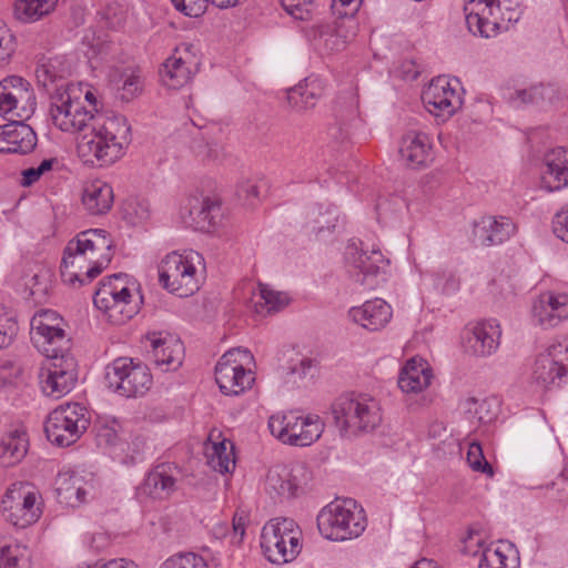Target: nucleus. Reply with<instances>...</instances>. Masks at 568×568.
<instances>
[{
	"label": "nucleus",
	"instance_id": "obj_54",
	"mask_svg": "<svg viewBox=\"0 0 568 568\" xmlns=\"http://www.w3.org/2000/svg\"><path fill=\"white\" fill-rule=\"evenodd\" d=\"M24 550L18 545H6L0 548L1 568H18Z\"/></svg>",
	"mask_w": 568,
	"mask_h": 568
},
{
	"label": "nucleus",
	"instance_id": "obj_55",
	"mask_svg": "<svg viewBox=\"0 0 568 568\" xmlns=\"http://www.w3.org/2000/svg\"><path fill=\"white\" fill-rule=\"evenodd\" d=\"M508 557L500 549H485L483 551L478 568H515L507 564Z\"/></svg>",
	"mask_w": 568,
	"mask_h": 568
},
{
	"label": "nucleus",
	"instance_id": "obj_37",
	"mask_svg": "<svg viewBox=\"0 0 568 568\" xmlns=\"http://www.w3.org/2000/svg\"><path fill=\"white\" fill-rule=\"evenodd\" d=\"M190 215L202 231H211L220 223L221 203L210 197H204L199 205L190 209Z\"/></svg>",
	"mask_w": 568,
	"mask_h": 568
},
{
	"label": "nucleus",
	"instance_id": "obj_33",
	"mask_svg": "<svg viewBox=\"0 0 568 568\" xmlns=\"http://www.w3.org/2000/svg\"><path fill=\"white\" fill-rule=\"evenodd\" d=\"M556 90L551 84H535L527 89L508 91L505 95L507 102L514 108H521L528 104H539L545 101L551 102Z\"/></svg>",
	"mask_w": 568,
	"mask_h": 568
},
{
	"label": "nucleus",
	"instance_id": "obj_56",
	"mask_svg": "<svg viewBox=\"0 0 568 568\" xmlns=\"http://www.w3.org/2000/svg\"><path fill=\"white\" fill-rule=\"evenodd\" d=\"M55 162L54 159L43 160L38 168H29L22 171L20 184L24 187L34 184L45 172L50 171Z\"/></svg>",
	"mask_w": 568,
	"mask_h": 568
},
{
	"label": "nucleus",
	"instance_id": "obj_4",
	"mask_svg": "<svg viewBox=\"0 0 568 568\" xmlns=\"http://www.w3.org/2000/svg\"><path fill=\"white\" fill-rule=\"evenodd\" d=\"M341 436L352 437L371 433L382 423L379 402L365 393H346L331 406Z\"/></svg>",
	"mask_w": 568,
	"mask_h": 568
},
{
	"label": "nucleus",
	"instance_id": "obj_26",
	"mask_svg": "<svg viewBox=\"0 0 568 568\" xmlns=\"http://www.w3.org/2000/svg\"><path fill=\"white\" fill-rule=\"evenodd\" d=\"M500 335L496 321L477 323L466 338V347L476 356H489L498 348Z\"/></svg>",
	"mask_w": 568,
	"mask_h": 568
},
{
	"label": "nucleus",
	"instance_id": "obj_39",
	"mask_svg": "<svg viewBox=\"0 0 568 568\" xmlns=\"http://www.w3.org/2000/svg\"><path fill=\"white\" fill-rule=\"evenodd\" d=\"M338 222V213L335 207L316 205L308 214V226L313 233L321 235L323 232H332Z\"/></svg>",
	"mask_w": 568,
	"mask_h": 568
},
{
	"label": "nucleus",
	"instance_id": "obj_50",
	"mask_svg": "<svg viewBox=\"0 0 568 568\" xmlns=\"http://www.w3.org/2000/svg\"><path fill=\"white\" fill-rule=\"evenodd\" d=\"M122 93L121 99L130 101L142 91V79L138 71L124 70L121 74Z\"/></svg>",
	"mask_w": 568,
	"mask_h": 568
},
{
	"label": "nucleus",
	"instance_id": "obj_61",
	"mask_svg": "<svg viewBox=\"0 0 568 568\" xmlns=\"http://www.w3.org/2000/svg\"><path fill=\"white\" fill-rule=\"evenodd\" d=\"M193 150L197 156L203 159L212 156V149L206 142L194 143Z\"/></svg>",
	"mask_w": 568,
	"mask_h": 568
},
{
	"label": "nucleus",
	"instance_id": "obj_64",
	"mask_svg": "<svg viewBox=\"0 0 568 568\" xmlns=\"http://www.w3.org/2000/svg\"><path fill=\"white\" fill-rule=\"evenodd\" d=\"M412 568H438L436 562L428 559H420Z\"/></svg>",
	"mask_w": 568,
	"mask_h": 568
},
{
	"label": "nucleus",
	"instance_id": "obj_14",
	"mask_svg": "<svg viewBox=\"0 0 568 568\" xmlns=\"http://www.w3.org/2000/svg\"><path fill=\"white\" fill-rule=\"evenodd\" d=\"M568 345L556 343L539 353L531 368L534 383L544 389L560 386L567 376Z\"/></svg>",
	"mask_w": 568,
	"mask_h": 568
},
{
	"label": "nucleus",
	"instance_id": "obj_41",
	"mask_svg": "<svg viewBox=\"0 0 568 568\" xmlns=\"http://www.w3.org/2000/svg\"><path fill=\"white\" fill-rule=\"evenodd\" d=\"M207 458L212 469L221 474L230 473L235 467L233 446L230 444V447H227L225 440L213 443L211 452H207Z\"/></svg>",
	"mask_w": 568,
	"mask_h": 568
},
{
	"label": "nucleus",
	"instance_id": "obj_59",
	"mask_svg": "<svg viewBox=\"0 0 568 568\" xmlns=\"http://www.w3.org/2000/svg\"><path fill=\"white\" fill-rule=\"evenodd\" d=\"M237 196L247 204L253 205L254 200L258 197V186L255 182L246 180L239 184Z\"/></svg>",
	"mask_w": 568,
	"mask_h": 568
},
{
	"label": "nucleus",
	"instance_id": "obj_46",
	"mask_svg": "<svg viewBox=\"0 0 568 568\" xmlns=\"http://www.w3.org/2000/svg\"><path fill=\"white\" fill-rule=\"evenodd\" d=\"M211 2L220 9L234 7L237 3H220L217 0H174L172 1L174 8L186 17L197 18L202 16Z\"/></svg>",
	"mask_w": 568,
	"mask_h": 568
},
{
	"label": "nucleus",
	"instance_id": "obj_52",
	"mask_svg": "<svg viewBox=\"0 0 568 568\" xmlns=\"http://www.w3.org/2000/svg\"><path fill=\"white\" fill-rule=\"evenodd\" d=\"M283 9L296 20L307 21L312 19L315 10V4L312 0H300L292 2L286 0Z\"/></svg>",
	"mask_w": 568,
	"mask_h": 568
},
{
	"label": "nucleus",
	"instance_id": "obj_57",
	"mask_svg": "<svg viewBox=\"0 0 568 568\" xmlns=\"http://www.w3.org/2000/svg\"><path fill=\"white\" fill-rule=\"evenodd\" d=\"M14 37L0 21V63L7 61L14 52Z\"/></svg>",
	"mask_w": 568,
	"mask_h": 568
},
{
	"label": "nucleus",
	"instance_id": "obj_45",
	"mask_svg": "<svg viewBox=\"0 0 568 568\" xmlns=\"http://www.w3.org/2000/svg\"><path fill=\"white\" fill-rule=\"evenodd\" d=\"M467 402L469 404L468 410L475 414L479 423H491L498 416L499 403L495 397L469 398Z\"/></svg>",
	"mask_w": 568,
	"mask_h": 568
},
{
	"label": "nucleus",
	"instance_id": "obj_27",
	"mask_svg": "<svg viewBox=\"0 0 568 568\" xmlns=\"http://www.w3.org/2000/svg\"><path fill=\"white\" fill-rule=\"evenodd\" d=\"M433 372L423 358L413 357L406 362L398 376V387L405 394H418L432 382Z\"/></svg>",
	"mask_w": 568,
	"mask_h": 568
},
{
	"label": "nucleus",
	"instance_id": "obj_34",
	"mask_svg": "<svg viewBox=\"0 0 568 568\" xmlns=\"http://www.w3.org/2000/svg\"><path fill=\"white\" fill-rule=\"evenodd\" d=\"M295 427L296 430L292 433V440L290 445L301 447L310 446L316 442L324 430V424L321 420V417L315 414L306 416L297 414V423Z\"/></svg>",
	"mask_w": 568,
	"mask_h": 568
},
{
	"label": "nucleus",
	"instance_id": "obj_25",
	"mask_svg": "<svg viewBox=\"0 0 568 568\" xmlns=\"http://www.w3.org/2000/svg\"><path fill=\"white\" fill-rule=\"evenodd\" d=\"M399 154L406 165L417 169L433 160L432 143L424 132L410 131L400 141Z\"/></svg>",
	"mask_w": 568,
	"mask_h": 568
},
{
	"label": "nucleus",
	"instance_id": "obj_53",
	"mask_svg": "<svg viewBox=\"0 0 568 568\" xmlns=\"http://www.w3.org/2000/svg\"><path fill=\"white\" fill-rule=\"evenodd\" d=\"M18 332L17 322L3 310L0 311V349L8 347Z\"/></svg>",
	"mask_w": 568,
	"mask_h": 568
},
{
	"label": "nucleus",
	"instance_id": "obj_44",
	"mask_svg": "<svg viewBox=\"0 0 568 568\" xmlns=\"http://www.w3.org/2000/svg\"><path fill=\"white\" fill-rule=\"evenodd\" d=\"M115 293L131 294L126 285V275L119 273L103 278L93 295V304H103V301L112 297L111 294Z\"/></svg>",
	"mask_w": 568,
	"mask_h": 568
},
{
	"label": "nucleus",
	"instance_id": "obj_1",
	"mask_svg": "<svg viewBox=\"0 0 568 568\" xmlns=\"http://www.w3.org/2000/svg\"><path fill=\"white\" fill-rule=\"evenodd\" d=\"M49 114L53 124L64 132H79L78 153L85 163L105 166L123 154L131 141V128L125 116L113 112L93 113L70 90L51 93Z\"/></svg>",
	"mask_w": 568,
	"mask_h": 568
},
{
	"label": "nucleus",
	"instance_id": "obj_5",
	"mask_svg": "<svg viewBox=\"0 0 568 568\" xmlns=\"http://www.w3.org/2000/svg\"><path fill=\"white\" fill-rule=\"evenodd\" d=\"M464 12L469 32L491 38L520 19L521 7L519 0H465Z\"/></svg>",
	"mask_w": 568,
	"mask_h": 568
},
{
	"label": "nucleus",
	"instance_id": "obj_58",
	"mask_svg": "<svg viewBox=\"0 0 568 568\" xmlns=\"http://www.w3.org/2000/svg\"><path fill=\"white\" fill-rule=\"evenodd\" d=\"M552 229L558 239L568 243V207L562 209L555 215Z\"/></svg>",
	"mask_w": 568,
	"mask_h": 568
},
{
	"label": "nucleus",
	"instance_id": "obj_19",
	"mask_svg": "<svg viewBox=\"0 0 568 568\" xmlns=\"http://www.w3.org/2000/svg\"><path fill=\"white\" fill-rule=\"evenodd\" d=\"M516 226L509 217L483 216L473 224V240L477 245H498L515 234Z\"/></svg>",
	"mask_w": 568,
	"mask_h": 568
},
{
	"label": "nucleus",
	"instance_id": "obj_15",
	"mask_svg": "<svg viewBox=\"0 0 568 568\" xmlns=\"http://www.w3.org/2000/svg\"><path fill=\"white\" fill-rule=\"evenodd\" d=\"M422 100L429 113L443 120L452 116L462 105L460 94L445 78H438L423 92Z\"/></svg>",
	"mask_w": 568,
	"mask_h": 568
},
{
	"label": "nucleus",
	"instance_id": "obj_43",
	"mask_svg": "<svg viewBox=\"0 0 568 568\" xmlns=\"http://www.w3.org/2000/svg\"><path fill=\"white\" fill-rule=\"evenodd\" d=\"M27 438L24 433L14 430L4 436L0 444V456L9 458V464L21 460L27 454Z\"/></svg>",
	"mask_w": 568,
	"mask_h": 568
},
{
	"label": "nucleus",
	"instance_id": "obj_16",
	"mask_svg": "<svg viewBox=\"0 0 568 568\" xmlns=\"http://www.w3.org/2000/svg\"><path fill=\"white\" fill-rule=\"evenodd\" d=\"M150 357L162 372L175 371L182 365L184 347L182 342L169 333H152Z\"/></svg>",
	"mask_w": 568,
	"mask_h": 568
},
{
	"label": "nucleus",
	"instance_id": "obj_49",
	"mask_svg": "<svg viewBox=\"0 0 568 568\" xmlns=\"http://www.w3.org/2000/svg\"><path fill=\"white\" fill-rule=\"evenodd\" d=\"M124 215L132 225L141 224L150 217V205L144 200H130L124 205Z\"/></svg>",
	"mask_w": 568,
	"mask_h": 568
},
{
	"label": "nucleus",
	"instance_id": "obj_6",
	"mask_svg": "<svg viewBox=\"0 0 568 568\" xmlns=\"http://www.w3.org/2000/svg\"><path fill=\"white\" fill-rule=\"evenodd\" d=\"M366 525L364 509L351 498L333 501L317 515L321 535L333 541L357 538L364 532Z\"/></svg>",
	"mask_w": 568,
	"mask_h": 568
},
{
	"label": "nucleus",
	"instance_id": "obj_32",
	"mask_svg": "<svg viewBox=\"0 0 568 568\" xmlns=\"http://www.w3.org/2000/svg\"><path fill=\"white\" fill-rule=\"evenodd\" d=\"M322 95V88L316 79L306 78L287 92L288 104L296 111L314 108Z\"/></svg>",
	"mask_w": 568,
	"mask_h": 568
},
{
	"label": "nucleus",
	"instance_id": "obj_8",
	"mask_svg": "<svg viewBox=\"0 0 568 568\" xmlns=\"http://www.w3.org/2000/svg\"><path fill=\"white\" fill-rule=\"evenodd\" d=\"M202 260V255L193 250L166 254L159 266L160 283L165 290L181 297L192 295L199 290L196 266Z\"/></svg>",
	"mask_w": 568,
	"mask_h": 568
},
{
	"label": "nucleus",
	"instance_id": "obj_7",
	"mask_svg": "<svg viewBox=\"0 0 568 568\" xmlns=\"http://www.w3.org/2000/svg\"><path fill=\"white\" fill-rule=\"evenodd\" d=\"M302 531L291 518H273L262 528L261 548L266 559L276 565L293 561L302 550Z\"/></svg>",
	"mask_w": 568,
	"mask_h": 568
},
{
	"label": "nucleus",
	"instance_id": "obj_2",
	"mask_svg": "<svg viewBox=\"0 0 568 568\" xmlns=\"http://www.w3.org/2000/svg\"><path fill=\"white\" fill-rule=\"evenodd\" d=\"M31 338L42 352L48 364L45 375H41L42 392L50 397L60 398L70 393L78 381V364L70 353L71 338L65 332L64 320L52 310H41L30 322Z\"/></svg>",
	"mask_w": 568,
	"mask_h": 568
},
{
	"label": "nucleus",
	"instance_id": "obj_40",
	"mask_svg": "<svg viewBox=\"0 0 568 568\" xmlns=\"http://www.w3.org/2000/svg\"><path fill=\"white\" fill-rule=\"evenodd\" d=\"M355 28V20L353 17L343 19L336 23L333 32L322 34L324 38V45L329 52L341 51L345 49L347 42L355 36L354 32L349 33L348 30Z\"/></svg>",
	"mask_w": 568,
	"mask_h": 568
},
{
	"label": "nucleus",
	"instance_id": "obj_10",
	"mask_svg": "<svg viewBox=\"0 0 568 568\" xmlns=\"http://www.w3.org/2000/svg\"><path fill=\"white\" fill-rule=\"evenodd\" d=\"M105 382L114 393L132 398L143 396L151 388L153 379L148 366L130 357H119L106 366Z\"/></svg>",
	"mask_w": 568,
	"mask_h": 568
},
{
	"label": "nucleus",
	"instance_id": "obj_20",
	"mask_svg": "<svg viewBox=\"0 0 568 568\" xmlns=\"http://www.w3.org/2000/svg\"><path fill=\"white\" fill-rule=\"evenodd\" d=\"M37 142L36 132L21 119L0 126V153L28 154Z\"/></svg>",
	"mask_w": 568,
	"mask_h": 568
},
{
	"label": "nucleus",
	"instance_id": "obj_13",
	"mask_svg": "<svg viewBox=\"0 0 568 568\" xmlns=\"http://www.w3.org/2000/svg\"><path fill=\"white\" fill-rule=\"evenodd\" d=\"M36 108V94L27 80L11 75L0 81V114L26 120Z\"/></svg>",
	"mask_w": 568,
	"mask_h": 568
},
{
	"label": "nucleus",
	"instance_id": "obj_22",
	"mask_svg": "<svg viewBox=\"0 0 568 568\" xmlns=\"http://www.w3.org/2000/svg\"><path fill=\"white\" fill-rule=\"evenodd\" d=\"M393 316V310L382 298L366 301L361 306H354L348 311V317L363 328L376 332L384 328Z\"/></svg>",
	"mask_w": 568,
	"mask_h": 568
},
{
	"label": "nucleus",
	"instance_id": "obj_36",
	"mask_svg": "<svg viewBox=\"0 0 568 568\" xmlns=\"http://www.w3.org/2000/svg\"><path fill=\"white\" fill-rule=\"evenodd\" d=\"M59 0H16L14 17L24 23L36 22L51 13Z\"/></svg>",
	"mask_w": 568,
	"mask_h": 568
},
{
	"label": "nucleus",
	"instance_id": "obj_51",
	"mask_svg": "<svg viewBox=\"0 0 568 568\" xmlns=\"http://www.w3.org/2000/svg\"><path fill=\"white\" fill-rule=\"evenodd\" d=\"M467 463L469 467L483 474H487L491 476L494 474L493 467L486 460L480 444L478 443H471L468 447L467 452Z\"/></svg>",
	"mask_w": 568,
	"mask_h": 568
},
{
	"label": "nucleus",
	"instance_id": "obj_3",
	"mask_svg": "<svg viewBox=\"0 0 568 568\" xmlns=\"http://www.w3.org/2000/svg\"><path fill=\"white\" fill-rule=\"evenodd\" d=\"M113 241L102 229H89L70 240L63 251L61 276L71 286L91 283L111 263Z\"/></svg>",
	"mask_w": 568,
	"mask_h": 568
},
{
	"label": "nucleus",
	"instance_id": "obj_23",
	"mask_svg": "<svg viewBox=\"0 0 568 568\" xmlns=\"http://www.w3.org/2000/svg\"><path fill=\"white\" fill-rule=\"evenodd\" d=\"M389 261L384 257L379 250L362 252L354 260V267L358 270L356 282L368 290H374L381 281L385 280Z\"/></svg>",
	"mask_w": 568,
	"mask_h": 568
},
{
	"label": "nucleus",
	"instance_id": "obj_11",
	"mask_svg": "<svg viewBox=\"0 0 568 568\" xmlns=\"http://www.w3.org/2000/svg\"><path fill=\"white\" fill-rule=\"evenodd\" d=\"M40 493L28 483H14L1 500L6 520L19 528L34 524L42 514Z\"/></svg>",
	"mask_w": 568,
	"mask_h": 568
},
{
	"label": "nucleus",
	"instance_id": "obj_48",
	"mask_svg": "<svg viewBox=\"0 0 568 568\" xmlns=\"http://www.w3.org/2000/svg\"><path fill=\"white\" fill-rule=\"evenodd\" d=\"M160 568H209V566L203 557L186 552L168 558Z\"/></svg>",
	"mask_w": 568,
	"mask_h": 568
},
{
	"label": "nucleus",
	"instance_id": "obj_9",
	"mask_svg": "<svg viewBox=\"0 0 568 568\" xmlns=\"http://www.w3.org/2000/svg\"><path fill=\"white\" fill-rule=\"evenodd\" d=\"M90 424L88 410L79 403H68L53 409L44 422L47 438L61 447L74 444Z\"/></svg>",
	"mask_w": 568,
	"mask_h": 568
},
{
	"label": "nucleus",
	"instance_id": "obj_38",
	"mask_svg": "<svg viewBox=\"0 0 568 568\" xmlns=\"http://www.w3.org/2000/svg\"><path fill=\"white\" fill-rule=\"evenodd\" d=\"M258 297L255 302V310L258 314L276 313L290 303L287 294L273 290L270 285L258 283Z\"/></svg>",
	"mask_w": 568,
	"mask_h": 568
},
{
	"label": "nucleus",
	"instance_id": "obj_30",
	"mask_svg": "<svg viewBox=\"0 0 568 568\" xmlns=\"http://www.w3.org/2000/svg\"><path fill=\"white\" fill-rule=\"evenodd\" d=\"M67 70L63 68L62 62L58 58L42 59L36 68V78L48 94L59 90H70L69 83L65 80Z\"/></svg>",
	"mask_w": 568,
	"mask_h": 568
},
{
	"label": "nucleus",
	"instance_id": "obj_60",
	"mask_svg": "<svg viewBox=\"0 0 568 568\" xmlns=\"http://www.w3.org/2000/svg\"><path fill=\"white\" fill-rule=\"evenodd\" d=\"M313 368H314V361L308 357H303L302 359L298 361V363L293 364L288 367V374L302 379V378H305L307 375H310V373Z\"/></svg>",
	"mask_w": 568,
	"mask_h": 568
},
{
	"label": "nucleus",
	"instance_id": "obj_31",
	"mask_svg": "<svg viewBox=\"0 0 568 568\" xmlns=\"http://www.w3.org/2000/svg\"><path fill=\"white\" fill-rule=\"evenodd\" d=\"M111 296L103 301V304H94V306L106 314L113 324H124L138 313V305L132 301L131 294L115 293Z\"/></svg>",
	"mask_w": 568,
	"mask_h": 568
},
{
	"label": "nucleus",
	"instance_id": "obj_17",
	"mask_svg": "<svg viewBox=\"0 0 568 568\" xmlns=\"http://www.w3.org/2000/svg\"><path fill=\"white\" fill-rule=\"evenodd\" d=\"M306 468L296 464L292 468L284 465L272 467L266 476L265 488L271 496L290 498L305 483Z\"/></svg>",
	"mask_w": 568,
	"mask_h": 568
},
{
	"label": "nucleus",
	"instance_id": "obj_62",
	"mask_svg": "<svg viewBox=\"0 0 568 568\" xmlns=\"http://www.w3.org/2000/svg\"><path fill=\"white\" fill-rule=\"evenodd\" d=\"M353 1L354 0H333L332 9L339 18L346 19L349 16L341 9L349 6Z\"/></svg>",
	"mask_w": 568,
	"mask_h": 568
},
{
	"label": "nucleus",
	"instance_id": "obj_42",
	"mask_svg": "<svg viewBox=\"0 0 568 568\" xmlns=\"http://www.w3.org/2000/svg\"><path fill=\"white\" fill-rule=\"evenodd\" d=\"M297 413H278L272 415L268 419V428L271 434L283 442L291 444L292 433L296 430Z\"/></svg>",
	"mask_w": 568,
	"mask_h": 568
},
{
	"label": "nucleus",
	"instance_id": "obj_12",
	"mask_svg": "<svg viewBox=\"0 0 568 568\" xmlns=\"http://www.w3.org/2000/svg\"><path fill=\"white\" fill-rule=\"evenodd\" d=\"M253 359L248 349L233 348L227 351L215 366V381L225 395H240L251 388L255 376L252 369L244 367Z\"/></svg>",
	"mask_w": 568,
	"mask_h": 568
},
{
	"label": "nucleus",
	"instance_id": "obj_28",
	"mask_svg": "<svg viewBox=\"0 0 568 568\" xmlns=\"http://www.w3.org/2000/svg\"><path fill=\"white\" fill-rule=\"evenodd\" d=\"M89 483L73 471H60L55 478V493L60 504L79 507L85 501Z\"/></svg>",
	"mask_w": 568,
	"mask_h": 568
},
{
	"label": "nucleus",
	"instance_id": "obj_21",
	"mask_svg": "<svg viewBox=\"0 0 568 568\" xmlns=\"http://www.w3.org/2000/svg\"><path fill=\"white\" fill-rule=\"evenodd\" d=\"M541 186L548 192L559 191L568 185V148L557 146L544 155Z\"/></svg>",
	"mask_w": 568,
	"mask_h": 568
},
{
	"label": "nucleus",
	"instance_id": "obj_47",
	"mask_svg": "<svg viewBox=\"0 0 568 568\" xmlns=\"http://www.w3.org/2000/svg\"><path fill=\"white\" fill-rule=\"evenodd\" d=\"M435 290L444 295H453L460 288V278L456 272L440 270L432 274Z\"/></svg>",
	"mask_w": 568,
	"mask_h": 568
},
{
	"label": "nucleus",
	"instance_id": "obj_35",
	"mask_svg": "<svg viewBox=\"0 0 568 568\" xmlns=\"http://www.w3.org/2000/svg\"><path fill=\"white\" fill-rule=\"evenodd\" d=\"M193 77V70L182 57H171L163 63L161 78L169 89H180Z\"/></svg>",
	"mask_w": 568,
	"mask_h": 568
},
{
	"label": "nucleus",
	"instance_id": "obj_63",
	"mask_svg": "<svg viewBox=\"0 0 568 568\" xmlns=\"http://www.w3.org/2000/svg\"><path fill=\"white\" fill-rule=\"evenodd\" d=\"M245 534V528L243 523H233V536L237 538V542H241Z\"/></svg>",
	"mask_w": 568,
	"mask_h": 568
},
{
	"label": "nucleus",
	"instance_id": "obj_24",
	"mask_svg": "<svg viewBox=\"0 0 568 568\" xmlns=\"http://www.w3.org/2000/svg\"><path fill=\"white\" fill-rule=\"evenodd\" d=\"M179 475L180 470L173 464H160L148 473L140 489L152 498H168L176 489Z\"/></svg>",
	"mask_w": 568,
	"mask_h": 568
},
{
	"label": "nucleus",
	"instance_id": "obj_29",
	"mask_svg": "<svg viewBox=\"0 0 568 568\" xmlns=\"http://www.w3.org/2000/svg\"><path fill=\"white\" fill-rule=\"evenodd\" d=\"M113 189L106 182L94 180L85 184L82 193V204L91 215H103L113 205Z\"/></svg>",
	"mask_w": 568,
	"mask_h": 568
},
{
	"label": "nucleus",
	"instance_id": "obj_18",
	"mask_svg": "<svg viewBox=\"0 0 568 568\" xmlns=\"http://www.w3.org/2000/svg\"><path fill=\"white\" fill-rule=\"evenodd\" d=\"M531 312L540 326L555 327L568 318V295L554 292L542 293L534 302Z\"/></svg>",
	"mask_w": 568,
	"mask_h": 568
}]
</instances>
